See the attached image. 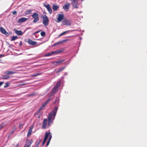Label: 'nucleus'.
<instances>
[{"label": "nucleus", "mask_w": 147, "mask_h": 147, "mask_svg": "<svg viewBox=\"0 0 147 147\" xmlns=\"http://www.w3.org/2000/svg\"><path fill=\"white\" fill-rule=\"evenodd\" d=\"M58 109L57 107H55L52 112L49 113L48 117V121L47 119H44L43 120L42 128L45 129L49 127L50 125L53 123Z\"/></svg>", "instance_id": "obj_1"}, {"label": "nucleus", "mask_w": 147, "mask_h": 147, "mask_svg": "<svg viewBox=\"0 0 147 147\" xmlns=\"http://www.w3.org/2000/svg\"><path fill=\"white\" fill-rule=\"evenodd\" d=\"M32 17L34 18L33 22L34 23H36L39 20L38 14L36 13H34L32 15Z\"/></svg>", "instance_id": "obj_2"}, {"label": "nucleus", "mask_w": 147, "mask_h": 147, "mask_svg": "<svg viewBox=\"0 0 147 147\" xmlns=\"http://www.w3.org/2000/svg\"><path fill=\"white\" fill-rule=\"evenodd\" d=\"M42 23L45 26H47L49 24V20L46 15L42 16Z\"/></svg>", "instance_id": "obj_3"}, {"label": "nucleus", "mask_w": 147, "mask_h": 147, "mask_svg": "<svg viewBox=\"0 0 147 147\" xmlns=\"http://www.w3.org/2000/svg\"><path fill=\"white\" fill-rule=\"evenodd\" d=\"M79 0H71V4L74 8H78V1Z\"/></svg>", "instance_id": "obj_4"}, {"label": "nucleus", "mask_w": 147, "mask_h": 147, "mask_svg": "<svg viewBox=\"0 0 147 147\" xmlns=\"http://www.w3.org/2000/svg\"><path fill=\"white\" fill-rule=\"evenodd\" d=\"M50 134H51V133L49 131V133H48L47 131H46L45 132L44 141L42 144V146L44 145V144L45 143L46 141L48 139V136H49V135Z\"/></svg>", "instance_id": "obj_5"}, {"label": "nucleus", "mask_w": 147, "mask_h": 147, "mask_svg": "<svg viewBox=\"0 0 147 147\" xmlns=\"http://www.w3.org/2000/svg\"><path fill=\"white\" fill-rule=\"evenodd\" d=\"M44 6L47 9L50 14L52 13V9L49 4H47V5L44 4Z\"/></svg>", "instance_id": "obj_6"}, {"label": "nucleus", "mask_w": 147, "mask_h": 147, "mask_svg": "<svg viewBox=\"0 0 147 147\" xmlns=\"http://www.w3.org/2000/svg\"><path fill=\"white\" fill-rule=\"evenodd\" d=\"M70 5V3H67L63 6V8L65 11H67L69 10V8Z\"/></svg>", "instance_id": "obj_7"}, {"label": "nucleus", "mask_w": 147, "mask_h": 147, "mask_svg": "<svg viewBox=\"0 0 147 147\" xmlns=\"http://www.w3.org/2000/svg\"><path fill=\"white\" fill-rule=\"evenodd\" d=\"M33 142V141L32 140L27 141L26 144L25 145L24 147H30Z\"/></svg>", "instance_id": "obj_8"}, {"label": "nucleus", "mask_w": 147, "mask_h": 147, "mask_svg": "<svg viewBox=\"0 0 147 147\" xmlns=\"http://www.w3.org/2000/svg\"><path fill=\"white\" fill-rule=\"evenodd\" d=\"M27 42L30 45H36L37 42L36 41H32L31 39H28Z\"/></svg>", "instance_id": "obj_9"}, {"label": "nucleus", "mask_w": 147, "mask_h": 147, "mask_svg": "<svg viewBox=\"0 0 147 147\" xmlns=\"http://www.w3.org/2000/svg\"><path fill=\"white\" fill-rule=\"evenodd\" d=\"M0 30L1 32L3 34H5L6 35H8L9 34L7 32L5 29L2 27L0 28Z\"/></svg>", "instance_id": "obj_10"}, {"label": "nucleus", "mask_w": 147, "mask_h": 147, "mask_svg": "<svg viewBox=\"0 0 147 147\" xmlns=\"http://www.w3.org/2000/svg\"><path fill=\"white\" fill-rule=\"evenodd\" d=\"M63 14H59L57 18V22H61L63 19Z\"/></svg>", "instance_id": "obj_11"}, {"label": "nucleus", "mask_w": 147, "mask_h": 147, "mask_svg": "<svg viewBox=\"0 0 147 147\" xmlns=\"http://www.w3.org/2000/svg\"><path fill=\"white\" fill-rule=\"evenodd\" d=\"M28 19V18H22L18 20V22L19 23H22L26 21Z\"/></svg>", "instance_id": "obj_12"}, {"label": "nucleus", "mask_w": 147, "mask_h": 147, "mask_svg": "<svg viewBox=\"0 0 147 147\" xmlns=\"http://www.w3.org/2000/svg\"><path fill=\"white\" fill-rule=\"evenodd\" d=\"M15 73V72L12 71H7L4 72L5 75H11Z\"/></svg>", "instance_id": "obj_13"}, {"label": "nucleus", "mask_w": 147, "mask_h": 147, "mask_svg": "<svg viewBox=\"0 0 147 147\" xmlns=\"http://www.w3.org/2000/svg\"><path fill=\"white\" fill-rule=\"evenodd\" d=\"M59 8V6L56 4L53 5V9L54 11H56Z\"/></svg>", "instance_id": "obj_14"}, {"label": "nucleus", "mask_w": 147, "mask_h": 147, "mask_svg": "<svg viewBox=\"0 0 147 147\" xmlns=\"http://www.w3.org/2000/svg\"><path fill=\"white\" fill-rule=\"evenodd\" d=\"M45 106V105H44V104H43L42 105V106L39 108L38 111L37 113H35V115H36L38 113H39V112H40V111L43 109V108Z\"/></svg>", "instance_id": "obj_15"}, {"label": "nucleus", "mask_w": 147, "mask_h": 147, "mask_svg": "<svg viewBox=\"0 0 147 147\" xmlns=\"http://www.w3.org/2000/svg\"><path fill=\"white\" fill-rule=\"evenodd\" d=\"M57 52H52L51 53H49L46 54H45L44 56V57H48L51 55L55 53H56Z\"/></svg>", "instance_id": "obj_16"}, {"label": "nucleus", "mask_w": 147, "mask_h": 147, "mask_svg": "<svg viewBox=\"0 0 147 147\" xmlns=\"http://www.w3.org/2000/svg\"><path fill=\"white\" fill-rule=\"evenodd\" d=\"M15 32L16 34L18 35H21L23 34V32L21 31L17 30H15Z\"/></svg>", "instance_id": "obj_17"}, {"label": "nucleus", "mask_w": 147, "mask_h": 147, "mask_svg": "<svg viewBox=\"0 0 147 147\" xmlns=\"http://www.w3.org/2000/svg\"><path fill=\"white\" fill-rule=\"evenodd\" d=\"M64 24L65 25H70L71 24V22L69 21L66 20L64 21Z\"/></svg>", "instance_id": "obj_18"}, {"label": "nucleus", "mask_w": 147, "mask_h": 147, "mask_svg": "<svg viewBox=\"0 0 147 147\" xmlns=\"http://www.w3.org/2000/svg\"><path fill=\"white\" fill-rule=\"evenodd\" d=\"M3 77V79L6 80L8 79L10 77L7 76V75H3L2 76Z\"/></svg>", "instance_id": "obj_19"}, {"label": "nucleus", "mask_w": 147, "mask_h": 147, "mask_svg": "<svg viewBox=\"0 0 147 147\" xmlns=\"http://www.w3.org/2000/svg\"><path fill=\"white\" fill-rule=\"evenodd\" d=\"M57 88H58L55 86L52 90V92L53 93L56 92L57 90Z\"/></svg>", "instance_id": "obj_20"}, {"label": "nucleus", "mask_w": 147, "mask_h": 147, "mask_svg": "<svg viewBox=\"0 0 147 147\" xmlns=\"http://www.w3.org/2000/svg\"><path fill=\"white\" fill-rule=\"evenodd\" d=\"M65 60V59L61 60H59V61H55L54 63L60 64V63H61L62 62L64 61Z\"/></svg>", "instance_id": "obj_21"}, {"label": "nucleus", "mask_w": 147, "mask_h": 147, "mask_svg": "<svg viewBox=\"0 0 147 147\" xmlns=\"http://www.w3.org/2000/svg\"><path fill=\"white\" fill-rule=\"evenodd\" d=\"M32 12V10H27L26 12V15H28L29 14H30Z\"/></svg>", "instance_id": "obj_22"}, {"label": "nucleus", "mask_w": 147, "mask_h": 147, "mask_svg": "<svg viewBox=\"0 0 147 147\" xmlns=\"http://www.w3.org/2000/svg\"><path fill=\"white\" fill-rule=\"evenodd\" d=\"M40 74L39 73H37L33 74H32L31 75V76L32 77H35L40 75Z\"/></svg>", "instance_id": "obj_23"}, {"label": "nucleus", "mask_w": 147, "mask_h": 147, "mask_svg": "<svg viewBox=\"0 0 147 147\" xmlns=\"http://www.w3.org/2000/svg\"><path fill=\"white\" fill-rule=\"evenodd\" d=\"M18 38L17 36H13L11 39V41H13L16 40Z\"/></svg>", "instance_id": "obj_24"}, {"label": "nucleus", "mask_w": 147, "mask_h": 147, "mask_svg": "<svg viewBox=\"0 0 147 147\" xmlns=\"http://www.w3.org/2000/svg\"><path fill=\"white\" fill-rule=\"evenodd\" d=\"M61 84V82L60 81H59V82H58L57 84L55 86L57 87V88H58L60 86Z\"/></svg>", "instance_id": "obj_25"}, {"label": "nucleus", "mask_w": 147, "mask_h": 147, "mask_svg": "<svg viewBox=\"0 0 147 147\" xmlns=\"http://www.w3.org/2000/svg\"><path fill=\"white\" fill-rule=\"evenodd\" d=\"M51 100V98H49L46 102H45V103H44L43 104L44 105H46Z\"/></svg>", "instance_id": "obj_26"}, {"label": "nucleus", "mask_w": 147, "mask_h": 147, "mask_svg": "<svg viewBox=\"0 0 147 147\" xmlns=\"http://www.w3.org/2000/svg\"><path fill=\"white\" fill-rule=\"evenodd\" d=\"M51 100V98H49L46 102H45V103H44L43 104L44 105H46Z\"/></svg>", "instance_id": "obj_27"}, {"label": "nucleus", "mask_w": 147, "mask_h": 147, "mask_svg": "<svg viewBox=\"0 0 147 147\" xmlns=\"http://www.w3.org/2000/svg\"><path fill=\"white\" fill-rule=\"evenodd\" d=\"M69 32V31H65L63 32L59 36V37L67 33L68 32Z\"/></svg>", "instance_id": "obj_28"}, {"label": "nucleus", "mask_w": 147, "mask_h": 147, "mask_svg": "<svg viewBox=\"0 0 147 147\" xmlns=\"http://www.w3.org/2000/svg\"><path fill=\"white\" fill-rule=\"evenodd\" d=\"M5 125V124L3 123H2L0 125V130H1Z\"/></svg>", "instance_id": "obj_29"}, {"label": "nucleus", "mask_w": 147, "mask_h": 147, "mask_svg": "<svg viewBox=\"0 0 147 147\" xmlns=\"http://www.w3.org/2000/svg\"><path fill=\"white\" fill-rule=\"evenodd\" d=\"M32 130H31V129H29V131L27 134V136H30L31 135L32 133Z\"/></svg>", "instance_id": "obj_30"}, {"label": "nucleus", "mask_w": 147, "mask_h": 147, "mask_svg": "<svg viewBox=\"0 0 147 147\" xmlns=\"http://www.w3.org/2000/svg\"><path fill=\"white\" fill-rule=\"evenodd\" d=\"M9 83H8V82L6 83L5 84V85L4 86V88H6L8 87L9 86Z\"/></svg>", "instance_id": "obj_31"}, {"label": "nucleus", "mask_w": 147, "mask_h": 147, "mask_svg": "<svg viewBox=\"0 0 147 147\" xmlns=\"http://www.w3.org/2000/svg\"><path fill=\"white\" fill-rule=\"evenodd\" d=\"M60 42H57L55 43L54 44H53L52 45V47H54L56 45H57L59 44L60 43Z\"/></svg>", "instance_id": "obj_32"}, {"label": "nucleus", "mask_w": 147, "mask_h": 147, "mask_svg": "<svg viewBox=\"0 0 147 147\" xmlns=\"http://www.w3.org/2000/svg\"><path fill=\"white\" fill-rule=\"evenodd\" d=\"M41 141V140H40L39 142L38 143L36 144L34 146V147H38V145H39V144L40 143V142Z\"/></svg>", "instance_id": "obj_33"}, {"label": "nucleus", "mask_w": 147, "mask_h": 147, "mask_svg": "<svg viewBox=\"0 0 147 147\" xmlns=\"http://www.w3.org/2000/svg\"><path fill=\"white\" fill-rule=\"evenodd\" d=\"M40 34L42 36H44L45 35V33L44 32H41Z\"/></svg>", "instance_id": "obj_34"}, {"label": "nucleus", "mask_w": 147, "mask_h": 147, "mask_svg": "<svg viewBox=\"0 0 147 147\" xmlns=\"http://www.w3.org/2000/svg\"><path fill=\"white\" fill-rule=\"evenodd\" d=\"M49 140L50 141V140L51 139V138H52V134H51H51L49 135Z\"/></svg>", "instance_id": "obj_35"}, {"label": "nucleus", "mask_w": 147, "mask_h": 147, "mask_svg": "<svg viewBox=\"0 0 147 147\" xmlns=\"http://www.w3.org/2000/svg\"><path fill=\"white\" fill-rule=\"evenodd\" d=\"M64 68V67H63V68H62L60 69H59L57 71V72H61V71H62Z\"/></svg>", "instance_id": "obj_36"}, {"label": "nucleus", "mask_w": 147, "mask_h": 147, "mask_svg": "<svg viewBox=\"0 0 147 147\" xmlns=\"http://www.w3.org/2000/svg\"><path fill=\"white\" fill-rule=\"evenodd\" d=\"M41 114V112H39V113H38L36 115H39L38 116V118H40V115Z\"/></svg>", "instance_id": "obj_37"}, {"label": "nucleus", "mask_w": 147, "mask_h": 147, "mask_svg": "<svg viewBox=\"0 0 147 147\" xmlns=\"http://www.w3.org/2000/svg\"><path fill=\"white\" fill-rule=\"evenodd\" d=\"M12 13L13 15L16 14L17 13V12L16 11H14L12 12Z\"/></svg>", "instance_id": "obj_38"}, {"label": "nucleus", "mask_w": 147, "mask_h": 147, "mask_svg": "<svg viewBox=\"0 0 147 147\" xmlns=\"http://www.w3.org/2000/svg\"><path fill=\"white\" fill-rule=\"evenodd\" d=\"M40 30H38V31H37L36 32L34 33V34H37V33H38V32H40Z\"/></svg>", "instance_id": "obj_39"}, {"label": "nucleus", "mask_w": 147, "mask_h": 147, "mask_svg": "<svg viewBox=\"0 0 147 147\" xmlns=\"http://www.w3.org/2000/svg\"><path fill=\"white\" fill-rule=\"evenodd\" d=\"M3 82H0V86L3 84Z\"/></svg>", "instance_id": "obj_40"}, {"label": "nucleus", "mask_w": 147, "mask_h": 147, "mask_svg": "<svg viewBox=\"0 0 147 147\" xmlns=\"http://www.w3.org/2000/svg\"><path fill=\"white\" fill-rule=\"evenodd\" d=\"M22 126V124H20L19 125V128H21Z\"/></svg>", "instance_id": "obj_41"}, {"label": "nucleus", "mask_w": 147, "mask_h": 147, "mask_svg": "<svg viewBox=\"0 0 147 147\" xmlns=\"http://www.w3.org/2000/svg\"><path fill=\"white\" fill-rule=\"evenodd\" d=\"M34 95V94H30L29 95V96H33Z\"/></svg>", "instance_id": "obj_42"}, {"label": "nucleus", "mask_w": 147, "mask_h": 147, "mask_svg": "<svg viewBox=\"0 0 147 147\" xmlns=\"http://www.w3.org/2000/svg\"><path fill=\"white\" fill-rule=\"evenodd\" d=\"M50 142V141H49L48 140L47 143V145L48 146L49 145V142Z\"/></svg>", "instance_id": "obj_43"}, {"label": "nucleus", "mask_w": 147, "mask_h": 147, "mask_svg": "<svg viewBox=\"0 0 147 147\" xmlns=\"http://www.w3.org/2000/svg\"><path fill=\"white\" fill-rule=\"evenodd\" d=\"M33 128V127L32 126L30 127L29 129H31V130H32V129Z\"/></svg>", "instance_id": "obj_44"}, {"label": "nucleus", "mask_w": 147, "mask_h": 147, "mask_svg": "<svg viewBox=\"0 0 147 147\" xmlns=\"http://www.w3.org/2000/svg\"><path fill=\"white\" fill-rule=\"evenodd\" d=\"M22 45V42H20V46H21Z\"/></svg>", "instance_id": "obj_45"}, {"label": "nucleus", "mask_w": 147, "mask_h": 147, "mask_svg": "<svg viewBox=\"0 0 147 147\" xmlns=\"http://www.w3.org/2000/svg\"><path fill=\"white\" fill-rule=\"evenodd\" d=\"M3 56V55H0V58Z\"/></svg>", "instance_id": "obj_46"}, {"label": "nucleus", "mask_w": 147, "mask_h": 147, "mask_svg": "<svg viewBox=\"0 0 147 147\" xmlns=\"http://www.w3.org/2000/svg\"><path fill=\"white\" fill-rule=\"evenodd\" d=\"M18 147V144H17V146H16L15 147Z\"/></svg>", "instance_id": "obj_47"}, {"label": "nucleus", "mask_w": 147, "mask_h": 147, "mask_svg": "<svg viewBox=\"0 0 147 147\" xmlns=\"http://www.w3.org/2000/svg\"><path fill=\"white\" fill-rule=\"evenodd\" d=\"M18 147V144H17V146H16L15 147Z\"/></svg>", "instance_id": "obj_48"}, {"label": "nucleus", "mask_w": 147, "mask_h": 147, "mask_svg": "<svg viewBox=\"0 0 147 147\" xmlns=\"http://www.w3.org/2000/svg\"><path fill=\"white\" fill-rule=\"evenodd\" d=\"M57 99H56V100H55V102H57Z\"/></svg>", "instance_id": "obj_49"}, {"label": "nucleus", "mask_w": 147, "mask_h": 147, "mask_svg": "<svg viewBox=\"0 0 147 147\" xmlns=\"http://www.w3.org/2000/svg\"><path fill=\"white\" fill-rule=\"evenodd\" d=\"M67 73H65L64 74V75H67Z\"/></svg>", "instance_id": "obj_50"}, {"label": "nucleus", "mask_w": 147, "mask_h": 147, "mask_svg": "<svg viewBox=\"0 0 147 147\" xmlns=\"http://www.w3.org/2000/svg\"><path fill=\"white\" fill-rule=\"evenodd\" d=\"M84 0H81V1H84Z\"/></svg>", "instance_id": "obj_51"}]
</instances>
